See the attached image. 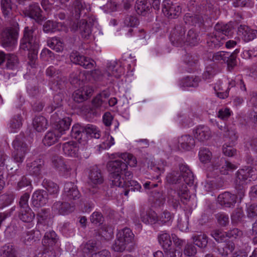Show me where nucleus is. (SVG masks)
Wrapping results in <instances>:
<instances>
[{"instance_id": "nucleus-1", "label": "nucleus", "mask_w": 257, "mask_h": 257, "mask_svg": "<svg viewBox=\"0 0 257 257\" xmlns=\"http://www.w3.org/2000/svg\"><path fill=\"white\" fill-rule=\"evenodd\" d=\"M180 172L172 171L166 176L167 181L169 184H176L180 183L183 179L185 184H183L176 191L171 189L168 191V201L174 208L176 209L179 205L180 200L183 203H186L189 200L190 195L186 184L191 185L194 183V176L189 167L185 164L179 165Z\"/></svg>"}, {"instance_id": "nucleus-2", "label": "nucleus", "mask_w": 257, "mask_h": 257, "mask_svg": "<svg viewBox=\"0 0 257 257\" xmlns=\"http://www.w3.org/2000/svg\"><path fill=\"white\" fill-rule=\"evenodd\" d=\"M234 26L231 22L223 24H216L214 28V31L207 34L206 43L211 49L218 48L224 43L226 36H232Z\"/></svg>"}, {"instance_id": "nucleus-3", "label": "nucleus", "mask_w": 257, "mask_h": 257, "mask_svg": "<svg viewBox=\"0 0 257 257\" xmlns=\"http://www.w3.org/2000/svg\"><path fill=\"white\" fill-rule=\"evenodd\" d=\"M237 167L226 161L224 158H214L211 165L208 167L207 177L209 178H215L219 173L225 175L229 171L236 169Z\"/></svg>"}, {"instance_id": "nucleus-4", "label": "nucleus", "mask_w": 257, "mask_h": 257, "mask_svg": "<svg viewBox=\"0 0 257 257\" xmlns=\"http://www.w3.org/2000/svg\"><path fill=\"white\" fill-rule=\"evenodd\" d=\"M107 169L109 173V178L113 186H120L122 183L121 174L125 171L127 166L126 163L121 160L110 161L107 163Z\"/></svg>"}, {"instance_id": "nucleus-5", "label": "nucleus", "mask_w": 257, "mask_h": 257, "mask_svg": "<svg viewBox=\"0 0 257 257\" xmlns=\"http://www.w3.org/2000/svg\"><path fill=\"white\" fill-rule=\"evenodd\" d=\"M255 178L256 173L253 168H248L245 170L241 169L236 172L235 188L240 198L244 196V185L246 183V181L248 179L249 181H251V179H254Z\"/></svg>"}, {"instance_id": "nucleus-6", "label": "nucleus", "mask_w": 257, "mask_h": 257, "mask_svg": "<svg viewBox=\"0 0 257 257\" xmlns=\"http://www.w3.org/2000/svg\"><path fill=\"white\" fill-rule=\"evenodd\" d=\"M35 28L26 27L23 31V37L21 41L20 49L35 53L38 48V42L34 35Z\"/></svg>"}, {"instance_id": "nucleus-7", "label": "nucleus", "mask_w": 257, "mask_h": 257, "mask_svg": "<svg viewBox=\"0 0 257 257\" xmlns=\"http://www.w3.org/2000/svg\"><path fill=\"white\" fill-rule=\"evenodd\" d=\"M14 148L13 158L17 163H22L29 151L28 147L25 143V137L20 134L16 136L13 142Z\"/></svg>"}, {"instance_id": "nucleus-8", "label": "nucleus", "mask_w": 257, "mask_h": 257, "mask_svg": "<svg viewBox=\"0 0 257 257\" xmlns=\"http://www.w3.org/2000/svg\"><path fill=\"white\" fill-rule=\"evenodd\" d=\"M239 51L236 49L234 52L219 51L214 53L212 56V60L214 62H222L226 63L229 71H232L237 64L236 54Z\"/></svg>"}, {"instance_id": "nucleus-9", "label": "nucleus", "mask_w": 257, "mask_h": 257, "mask_svg": "<svg viewBox=\"0 0 257 257\" xmlns=\"http://www.w3.org/2000/svg\"><path fill=\"white\" fill-rule=\"evenodd\" d=\"M19 30L18 24L15 23L12 27L7 28L2 32L1 41L3 47L9 48L15 45Z\"/></svg>"}, {"instance_id": "nucleus-10", "label": "nucleus", "mask_w": 257, "mask_h": 257, "mask_svg": "<svg viewBox=\"0 0 257 257\" xmlns=\"http://www.w3.org/2000/svg\"><path fill=\"white\" fill-rule=\"evenodd\" d=\"M133 175L131 172L127 171V168L123 171L122 175L121 174V182L122 184L120 186H116L117 187L124 188V195L127 196L130 191H141L142 187L141 185L136 181L132 180Z\"/></svg>"}, {"instance_id": "nucleus-11", "label": "nucleus", "mask_w": 257, "mask_h": 257, "mask_svg": "<svg viewBox=\"0 0 257 257\" xmlns=\"http://www.w3.org/2000/svg\"><path fill=\"white\" fill-rule=\"evenodd\" d=\"M186 28L182 25H177L172 30L170 39L172 44L176 47L185 45Z\"/></svg>"}, {"instance_id": "nucleus-12", "label": "nucleus", "mask_w": 257, "mask_h": 257, "mask_svg": "<svg viewBox=\"0 0 257 257\" xmlns=\"http://www.w3.org/2000/svg\"><path fill=\"white\" fill-rule=\"evenodd\" d=\"M94 22V19L90 18L87 21L82 19L77 23H74L72 28L78 29L79 28L82 38L88 39L91 34V29Z\"/></svg>"}, {"instance_id": "nucleus-13", "label": "nucleus", "mask_w": 257, "mask_h": 257, "mask_svg": "<svg viewBox=\"0 0 257 257\" xmlns=\"http://www.w3.org/2000/svg\"><path fill=\"white\" fill-rule=\"evenodd\" d=\"M162 12L169 19H175L181 13V8L177 4H173L171 0H166L163 2Z\"/></svg>"}, {"instance_id": "nucleus-14", "label": "nucleus", "mask_w": 257, "mask_h": 257, "mask_svg": "<svg viewBox=\"0 0 257 257\" xmlns=\"http://www.w3.org/2000/svg\"><path fill=\"white\" fill-rule=\"evenodd\" d=\"M52 167L65 178L68 177L71 174V168L67 165L61 157L53 155L51 157Z\"/></svg>"}, {"instance_id": "nucleus-15", "label": "nucleus", "mask_w": 257, "mask_h": 257, "mask_svg": "<svg viewBox=\"0 0 257 257\" xmlns=\"http://www.w3.org/2000/svg\"><path fill=\"white\" fill-rule=\"evenodd\" d=\"M81 194L77 186L72 182L65 183L63 193V198L67 200H75L80 197Z\"/></svg>"}, {"instance_id": "nucleus-16", "label": "nucleus", "mask_w": 257, "mask_h": 257, "mask_svg": "<svg viewBox=\"0 0 257 257\" xmlns=\"http://www.w3.org/2000/svg\"><path fill=\"white\" fill-rule=\"evenodd\" d=\"M116 235L128 245V252H131L135 249L136 245L135 235L130 228L125 227L119 230Z\"/></svg>"}, {"instance_id": "nucleus-17", "label": "nucleus", "mask_w": 257, "mask_h": 257, "mask_svg": "<svg viewBox=\"0 0 257 257\" xmlns=\"http://www.w3.org/2000/svg\"><path fill=\"white\" fill-rule=\"evenodd\" d=\"M93 91L92 87L84 86L74 91L73 94V99L76 102H82L91 96Z\"/></svg>"}, {"instance_id": "nucleus-18", "label": "nucleus", "mask_w": 257, "mask_h": 257, "mask_svg": "<svg viewBox=\"0 0 257 257\" xmlns=\"http://www.w3.org/2000/svg\"><path fill=\"white\" fill-rule=\"evenodd\" d=\"M75 209L74 205L66 202H56L52 207V212L55 214L65 215L69 214Z\"/></svg>"}, {"instance_id": "nucleus-19", "label": "nucleus", "mask_w": 257, "mask_h": 257, "mask_svg": "<svg viewBox=\"0 0 257 257\" xmlns=\"http://www.w3.org/2000/svg\"><path fill=\"white\" fill-rule=\"evenodd\" d=\"M237 34L245 42H247L257 37V31L250 29L246 25H240L238 27Z\"/></svg>"}, {"instance_id": "nucleus-20", "label": "nucleus", "mask_w": 257, "mask_h": 257, "mask_svg": "<svg viewBox=\"0 0 257 257\" xmlns=\"http://www.w3.org/2000/svg\"><path fill=\"white\" fill-rule=\"evenodd\" d=\"M195 138L198 141L204 142L212 137L210 128L206 125H199L194 130Z\"/></svg>"}, {"instance_id": "nucleus-21", "label": "nucleus", "mask_w": 257, "mask_h": 257, "mask_svg": "<svg viewBox=\"0 0 257 257\" xmlns=\"http://www.w3.org/2000/svg\"><path fill=\"white\" fill-rule=\"evenodd\" d=\"M217 201L224 207H232L236 202V196L229 192H225L218 195Z\"/></svg>"}, {"instance_id": "nucleus-22", "label": "nucleus", "mask_w": 257, "mask_h": 257, "mask_svg": "<svg viewBox=\"0 0 257 257\" xmlns=\"http://www.w3.org/2000/svg\"><path fill=\"white\" fill-rule=\"evenodd\" d=\"M2 13L5 18L11 19L14 17L16 6L11 0H0Z\"/></svg>"}, {"instance_id": "nucleus-23", "label": "nucleus", "mask_w": 257, "mask_h": 257, "mask_svg": "<svg viewBox=\"0 0 257 257\" xmlns=\"http://www.w3.org/2000/svg\"><path fill=\"white\" fill-rule=\"evenodd\" d=\"M48 194L45 190L35 191L32 197V205L36 207L44 205L48 202Z\"/></svg>"}, {"instance_id": "nucleus-24", "label": "nucleus", "mask_w": 257, "mask_h": 257, "mask_svg": "<svg viewBox=\"0 0 257 257\" xmlns=\"http://www.w3.org/2000/svg\"><path fill=\"white\" fill-rule=\"evenodd\" d=\"M44 165V161L41 159H37L30 163H28L26 169L30 175L39 176Z\"/></svg>"}, {"instance_id": "nucleus-25", "label": "nucleus", "mask_w": 257, "mask_h": 257, "mask_svg": "<svg viewBox=\"0 0 257 257\" xmlns=\"http://www.w3.org/2000/svg\"><path fill=\"white\" fill-rule=\"evenodd\" d=\"M57 114V113L56 112L52 117V119L55 120L56 123V130L55 131H57L61 136L65 131L69 129L70 125V119L69 117H65L62 119L59 118V120H57L55 118V115Z\"/></svg>"}, {"instance_id": "nucleus-26", "label": "nucleus", "mask_w": 257, "mask_h": 257, "mask_svg": "<svg viewBox=\"0 0 257 257\" xmlns=\"http://www.w3.org/2000/svg\"><path fill=\"white\" fill-rule=\"evenodd\" d=\"M152 6L148 0H137L135 8L139 15L146 16L151 13Z\"/></svg>"}, {"instance_id": "nucleus-27", "label": "nucleus", "mask_w": 257, "mask_h": 257, "mask_svg": "<svg viewBox=\"0 0 257 257\" xmlns=\"http://www.w3.org/2000/svg\"><path fill=\"white\" fill-rule=\"evenodd\" d=\"M58 240V237L55 232L50 229L45 233L42 243L46 247L50 248L55 245Z\"/></svg>"}, {"instance_id": "nucleus-28", "label": "nucleus", "mask_w": 257, "mask_h": 257, "mask_svg": "<svg viewBox=\"0 0 257 257\" xmlns=\"http://www.w3.org/2000/svg\"><path fill=\"white\" fill-rule=\"evenodd\" d=\"M199 14H191L189 13L186 14L183 18L184 21L186 24L192 26H196L198 25L200 26L204 23L205 17Z\"/></svg>"}, {"instance_id": "nucleus-29", "label": "nucleus", "mask_w": 257, "mask_h": 257, "mask_svg": "<svg viewBox=\"0 0 257 257\" xmlns=\"http://www.w3.org/2000/svg\"><path fill=\"white\" fill-rule=\"evenodd\" d=\"M42 11L39 5L34 3L30 5L28 10V16L39 23L43 21V17L41 14Z\"/></svg>"}, {"instance_id": "nucleus-30", "label": "nucleus", "mask_w": 257, "mask_h": 257, "mask_svg": "<svg viewBox=\"0 0 257 257\" xmlns=\"http://www.w3.org/2000/svg\"><path fill=\"white\" fill-rule=\"evenodd\" d=\"M140 216L142 221L146 224H153L157 222L158 216L153 210H141Z\"/></svg>"}, {"instance_id": "nucleus-31", "label": "nucleus", "mask_w": 257, "mask_h": 257, "mask_svg": "<svg viewBox=\"0 0 257 257\" xmlns=\"http://www.w3.org/2000/svg\"><path fill=\"white\" fill-rule=\"evenodd\" d=\"M88 178L90 182L94 184H100L103 181L101 171L97 166L91 168Z\"/></svg>"}, {"instance_id": "nucleus-32", "label": "nucleus", "mask_w": 257, "mask_h": 257, "mask_svg": "<svg viewBox=\"0 0 257 257\" xmlns=\"http://www.w3.org/2000/svg\"><path fill=\"white\" fill-rule=\"evenodd\" d=\"M180 147L185 151H189L195 146V141L190 135H184L178 140Z\"/></svg>"}, {"instance_id": "nucleus-33", "label": "nucleus", "mask_w": 257, "mask_h": 257, "mask_svg": "<svg viewBox=\"0 0 257 257\" xmlns=\"http://www.w3.org/2000/svg\"><path fill=\"white\" fill-rule=\"evenodd\" d=\"M62 149L66 155L72 157L77 156L78 147L77 143L72 141L65 143L63 144Z\"/></svg>"}, {"instance_id": "nucleus-34", "label": "nucleus", "mask_w": 257, "mask_h": 257, "mask_svg": "<svg viewBox=\"0 0 257 257\" xmlns=\"http://www.w3.org/2000/svg\"><path fill=\"white\" fill-rule=\"evenodd\" d=\"M18 217L21 220L24 222H31L35 218V213L31 208H24L23 207L22 209H19Z\"/></svg>"}, {"instance_id": "nucleus-35", "label": "nucleus", "mask_w": 257, "mask_h": 257, "mask_svg": "<svg viewBox=\"0 0 257 257\" xmlns=\"http://www.w3.org/2000/svg\"><path fill=\"white\" fill-rule=\"evenodd\" d=\"M199 40L198 32L195 29H191L188 31L187 35H186L185 45L195 46L198 44Z\"/></svg>"}, {"instance_id": "nucleus-36", "label": "nucleus", "mask_w": 257, "mask_h": 257, "mask_svg": "<svg viewBox=\"0 0 257 257\" xmlns=\"http://www.w3.org/2000/svg\"><path fill=\"white\" fill-rule=\"evenodd\" d=\"M60 137L57 131L48 132L43 139V143L45 146H51L56 143Z\"/></svg>"}, {"instance_id": "nucleus-37", "label": "nucleus", "mask_w": 257, "mask_h": 257, "mask_svg": "<svg viewBox=\"0 0 257 257\" xmlns=\"http://www.w3.org/2000/svg\"><path fill=\"white\" fill-rule=\"evenodd\" d=\"M117 66V63L114 61L108 62L106 65V69L105 71L106 74V76H114L116 78H118L120 76V72Z\"/></svg>"}, {"instance_id": "nucleus-38", "label": "nucleus", "mask_w": 257, "mask_h": 257, "mask_svg": "<svg viewBox=\"0 0 257 257\" xmlns=\"http://www.w3.org/2000/svg\"><path fill=\"white\" fill-rule=\"evenodd\" d=\"M66 79L61 75L56 78L50 80L49 85L54 91L61 90L65 88Z\"/></svg>"}, {"instance_id": "nucleus-39", "label": "nucleus", "mask_w": 257, "mask_h": 257, "mask_svg": "<svg viewBox=\"0 0 257 257\" xmlns=\"http://www.w3.org/2000/svg\"><path fill=\"white\" fill-rule=\"evenodd\" d=\"M35 129L38 132L44 131L48 125L47 120L43 116H38L35 117L33 121Z\"/></svg>"}, {"instance_id": "nucleus-40", "label": "nucleus", "mask_w": 257, "mask_h": 257, "mask_svg": "<svg viewBox=\"0 0 257 257\" xmlns=\"http://www.w3.org/2000/svg\"><path fill=\"white\" fill-rule=\"evenodd\" d=\"M213 9V5L209 1L203 0L198 11H199L198 13H200V15L204 16V17H208L211 15Z\"/></svg>"}, {"instance_id": "nucleus-41", "label": "nucleus", "mask_w": 257, "mask_h": 257, "mask_svg": "<svg viewBox=\"0 0 257 257\" xmlns=\"http://www.w3.org/2000/svg\"><path fill=\"white\" fill-rule=\"evenodd\" d=\"M42 184L50 194H57L59 192L58 185L49 179H44Z\"/></svg>"}, {"instance_id": "nucleus-42", "label": "nucleus", "mask_w": 257, "mask_h": 257, "mask_svg": "<svg viewBox=\"0 0 257 257\" xmlns=\"http://www.w3.org/2000/svg\"><path fill=\"white\" fill-rule=\"evenodd\" d=\"M194 243L201 248H205L208 244V237L205 234L195 235L192 236Z\"/></svg>"}, {"instance_id": "nucleus-43", "label": "nucleus", "mask_w": 257, "mask_h": 257, "mask_svg": "<svg viewBox=\"0 0 257 257\" xmlns=\"http://www.w3.org/2000/svg\"><path fill=\"white\" fill-rule=\"evenodd\" d=\"M160 244L163 247L164 250H168L172 244V241L169 233L163 232L158 236Z\"/></svg>"}, {"instance_id": "nucleus-44", "label": "nucleus", "mask_w": 257, "mask_h": 257, "mask_svg": "<svg viewBox=\"0 0 257 257\" xmlns=\"http://www.w3.org/2000/svg\"><path fill=\"white\" fill-rule=\"evenodd\" d=\"M22 125V117L21 114L14 115L11 119L9 126L12 132H15Z\"/></svg>"}, {"instance_id": "nucleus-45", "label": "nucleus", "mask_w": 257, "mask_h": 257, "mask_svg": "<svg viewBox=\"0 0 257 257\" xmlns=\"http://www.w3.org/2000/svg\"><path fill=\"white\" fill-rule=\"evenodd\" d=\"M6 67L7 69L15 70L18 67L19 60L16 55L12 54H8L6 55Z\"/></svg>"}, {"instance_id": "nucleus-46", "label": "nucleus", "mask_w": 257, "mask_h": 257, "mask_svg": "<svg viewBox=\"0 0 257 257\" xmlns=\"http://www.w3.org/2000/svg\"><path fill=\"white\" fill-rule=\"evenodd\" d=\"M223 137L225 141L232 144H234L238 138L234 128L231 126L225 131V133L223 134Z\"/></svg>"}, {"instance_id": "nucleus-47", "label": "nucleus", "mask_w": 257, "mask_h": 257, "mask_svg": "<svg viewBox=\"0 0 257 257\" xmlns=\"http://www.w3.org/2000/svg\"><path fill=\"white\" fill-rule=\"evenodd\" d=\"M74 17L76 19L80 18L81 12L86 8V5L83 0H75L73 4Z\"/></svg>"}, {"instance_id": "nucleus-48", "label": "nucleus", "mask_w": 257, "mask_h": 257, "mask_svg": "<svg viewBox=\"0 0 257 257\" xmlns=\"http://www.w3.org/2000/svg\"><path fill=\"white\" fill-rule=\"evenodd\" d=\"M84 131V126L79 124H75L72 128L71 132V137L78 141H80L85 136Z\"/></svg>"}, {"instance_id": "nucleus-49", "label": "nucleus", "mask_w": 257, "mask_h": 257, "mask_svg": "<svg viewBox=\"0 0 257 257\" xmlns=\"http://www.w3.org/2000/svg\"><path fill=\"white\" fill-rule=\"evenodd\" d=\"M128 247L129 246L127 244L119 238V237H118L116 235V238L111 247L115 251L123 252L124 250L128 251Z\"/></svg>"}, {"instance_id": "nucleus-50", "label": "nucleus", "mask_w": 257, "mask_h": 257, "mask_svg": "<svg viewBox=\"0 0 257 257\" xmlns=\"http://www.w3.org/2000/svg\"><path fill=\"white\" fill-rule=\"evenodd\" d=\"M84 134L85 135H88L91 138L98 139L100 137V132L98 128L92 124H87L84 126Z\"/></svg>"}, {"instance_id": "nucleus-51", "label": "nucleus", "mask_w": 257, "mask_h": 257, "mask_svg": "<svg viewBox=\"0 0 257 257\" xmlns=\"http://www.w3.org/2000/svg\"><path fill=\"white\" fill-rule=\"evenodd\" d=\"M198 78H193V77H186L181 81L180 85L181 87H196L198 85Z\"/></svg>"}, {"instance_id": "nucleus-52", "label": "nucleus", "mask_w": 257, "mask_h": 257, "mask_svg": "<svg viewBox=\"0 0 257 257\" xmlns=\"http://www.w3.org/2000/svg\"><path fill=\"white\" fill-rule=\"evenodd\" d=\"M212 157V153L208 149L201 148L199 152L200 161L203 163L209 162Z\"/></svg>"}, {"instance_id": "nucleus-53", "label": "nucleus", "mask_w": 257, "mask_h": 257, "mask_svg": "<svg viewBox=\"0 0 257 257\" xmlns=\"http://www.w3.org/2000/svg\"><path fill=\"white\" fill-rule=\"evenodd\" d=\"M47 45L51 49L55 50L57 52L63 50L62 43L60 40L56 38H51L47 40Z\"/></svg>"}, {"instance_id": "nucleus-54", "label": "nucleus", "mask_w": 257, "mask_h": 257, "mask_svg": "<svg viewBox=\"0 0 257 257\" xmlns=\"http://www.w3.org/2000/svg\"><path fill=\"white\" fill-rule=\"evenodd\" d=\"M173 216L171 213L167 210L164 211L158 217V221L159 224H169L172 221Z\"/></svg>"}, {"instance_id": "nucleus-55", "label": "nucleus", "mask_w": 257, "mask_h": 257, "mask_svg": "<svg viewBox=\"0 0 257 257\" xmlns=\"http://www.w3.org/2000/svg\"><path fill=\"white\" fill-rule=\"evenodd\" d=\"M234 243L232 242H229L225 244L224 247L218 248L217 250L219 254L223 256H227L234 250Z\"/></svg>"}, {"instance_id": "nucleus-56", "label": "nucleus", "mask_w": 257, "mask_h": 257, "mask_svg": "<svg viewBox=\"0 0 257 257\" xmlns=\"http://www.w3.org/2000/svg\"><path fill=\"white\" fill-rule=\"evenodd\" d=\"M215 217L220 226H226L228 224L229 219L228 214L224 212H218L215 215Z\"/></svg>"}, {"instance_id": "nucleus-57", "label": "nucleus", "mask_w": 257, "mask_h": 257, "mask_svg": "<svg viewBox=\"0 0 257 257\" xmlns=\"http://www.w3.org/2000/svg\"><path fill=\"white\" fill-rule=\"evenodd\" d=\"M152 196L155 203L158 206L163 205L165 202V196L164 195L162 191H157L154 190L152 191Z\"/></svg>"}, {"instance_id": "nucleus-58", "label": "nucleus", "mask_w": 257, "mask_h": 257, "mask_svg": "<svg viewBox=\"0 0 257 257\" xmlns=\"http://www.w3.org/2000/svg\"><path fill=\"white\" fill-rule=\"evenodd\" d=\"M120 158L124 161V163L131 167H135L137 163V161L135 157L132 154L129 153H123L121 154Z\"/></svg>"}, {"instance_id": "nucleus-59", "label": "nucleus", "mask_w": 257, "mask_h": 257, "mask_svg": "<svg viewBox=\"0 0 257 257\" xmlns=\"http://www.w3.org/2000/svg\"><path fill=\"white\" fill-rule=\"evenodd\" d=\"M26 187L32 188V183L30 179L25 175L21 177L17 183L16 189L20 190Z\"/></svg>"}, {"instance_id": "nucleus-60", "label": "nucleus", "mask_w": 257, "mask_h": 257, "mask_svg": "<svg viewBox=\"0 0 257 257\" xmlns=\"http://www.w3.org/2000/svg\"><path fill=\"white\" fill-rule=\"evenodd\" d=\"M197 252V248L191 243H187L183 249L184 255L188 257L194 256Z\"/></svg>"}, {"instance_id": "nucleus-61", "label": "nucleus", "mask_w": 257, "mask_h": 257, "mask_svg": "<svg viewBox=\"0 0 257 257\" xmlns=\"http://www.w3.org/2000/svg\"><path fill=\"white\" fill-rule=\"evenodd\" d=\"M98 249H99V246L97 245L95 241H88L82 248L83 252L85 253H91Z\"/></svg>"}, {"instance_id": "nucleus-62", "label": "nucleus", "mask_w": 257, "mask_h": 257, "mask_svg": "<svg viewBox=\"0 0 257 257\" xmlns=\"http://www.w3.org/2000/svg\"><path fill=\"white\" fill-rule=\"evenodd\" d=\"M184 61L189 66L193 67L197 63L198 57L195 54H186L184 56Z\"/></svg>"}, {"instance_id": "nucleus-63", "label": "nucleus", "mask_w": 257, "mask_h": 257, "mask_svg": "<svg viewBox=\"0 0 257 257\" xmlns=\"http://www.w3.org/2000/svg\"><path fill=\"white\" fill-rule=\"evenodd\" d=\"M59 24L52 21H47L43 25V31L45 32H52L58 30Z\"/></svg>"}, {"instance_id": "nucleus-64", "label": "nucleus", "mask_w": 257, "mask_h": 257, "mask_svg": "<svg viewBox=\"0 0 257 257\" xmlns=\"http://www.w3.org/2000/svg\"><path fill=\"white\" fill-rule=\"evenodd\" d=\"M60 71L53 66H49L46 71V75L49 77L51 79L56 78L61 76Z\"/></svg>"}]
</instances>
